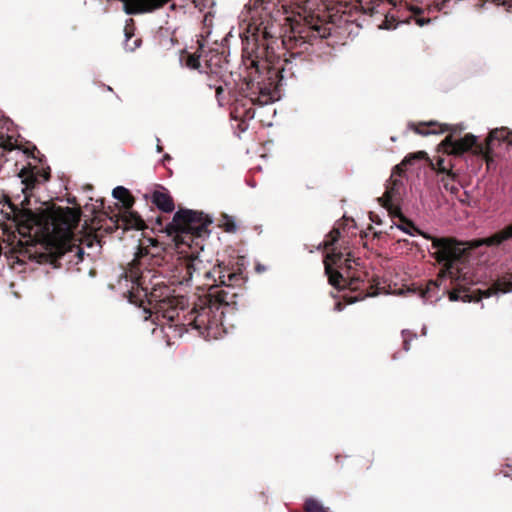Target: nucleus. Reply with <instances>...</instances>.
<instances>
[{"mask_svg": "<svg viewBox=\"0 0 512 512\" xmlns=\"http://www.w3.org/2000/svg\"><path fill=\"white\" fill-rule=\"evenodd\" d=\"M421 333H422L423 336H426V334H427V327L425 325L422 327Z\"/></svg>", "mask_w": 512, "mask_h": 512, "instance_id": "obj_36", "label": "nucleus"}, {"mask_svg": "<svg viewBox=\"0 0 512 512\" xmlns=\"http://www.w3.org/2000/svg\"><path fill=\"white\" fill-rule=\"evenodd\" d=\"M255 270L258 272V273H261V272H264L266 271V267L262 264H257L256 267H255Z\"/></svg>", "mask_w": 512, "mask_h": 512, "instance_id": "obj_31", "label": "nucleus"}, {"mask_svg": "<svg viewBox=\"0 0 512 512\" xmlns=\"http://www.w3.org/2000/svg\"><path fill=\"white\" fill-rule=\"evenodd\" d=\"M162 150H163L162 146L158 144V145H157V147H156V151H157L158 153H161V152H162Z\"/></svg>", "mask_w": 512, "mask_h": 512, "instance_id": "obj_37", "label": "nucleus"}, {"mask_svg": "<svg viewBox=\"0 0 512 512\" xmlns=\"http://www.w3.org/2000/svg\"><path fill=\"white\" fill-rule=\"evenodd\" d=\"M171 159H172V158H171V156H170L169 154H165V155L163 156L162 161H163V162H165V161H170Z\"/></svg>", "mask_w": 512, "mask_h": 512, "instance_id": "obj_35", "label": "nucleus"}, {"mask_svg": "<svg viewBox=\"0 0 512 512\" xmlns=\"http://www.w3.org/2000/svg\"><path fill=\"white\" fill-rule=\"evenodd\" d=\"M136 282V285H140V283L138 282V279L136 281L133 280V283Z\"/></svg>", "mask_w": 512, "mask_h": 512, "instance_id": "obj_41", "label": "nucleus"}, {"mask_svg": "<svg viewBox=\"0 0 512 512\" xmlns=\"http://www.w3.org/2000/svg\"><path fill=\"white\" fill-rule=\"evenodd\" d=\"M75 201H76V199H75V198H73V199H70V198H69V199H68V202H69V203H75Z\"/></svg>", "mask_w": 512, "mask_h": 512, "instance_id": "obj_40", "label": "nucleus"}, {"mask_svg": "<svg viewBox=\"0 0 512 512\" xmlns=\"http://www.w3.org/2000/svg\"><path fill=\"white\" fill-rule=\"evenodd\" d=\"M128 217L130 218L128 224L130 228L141 229L143 226V220L139 215L134 212H129Z\"/></svg>", "mask_w": 512, "mask_h": 512, "instance_id": "obj_23", "label": "nucleus"}, {"mask_svg": "<svg viewBox=\"0 0 512 512\" xmlns=\"http://www.w3.org/2000/svg\"><path fill=\"white\" fill-rule=\"evenodd\" d=\"M432 249L437 261L444 266L436 280H430L419 297L424 304H434L448 294L450 301H471L472 297L460 284L465 280L462 275L466 249L458 242L443 237L432 238Z\"/></svg>", "mask_w": 512, "mask_h": 512, "instance_id": "obj_3", "label": "nucleus"}, {"mask_svg": "<svg viewBox=\"0 0 512 512\" xmlns=\"http://www.w3.org/2000/svg\"><path fill=\"white\" fill-rule=\"evenodd\" d=\"M112 196L123 202L126 209H131L134 204V198L131 196L129 190L124 186H117L112 191Z\"/></svg>", "mask_w": 512, "mask_h": 512, "instance_id": "obj_15", "label": "nucleus"}, {"mask_svg": "<svg viewBox=\"0 0 512 512\" xmlns=\"http://www.w3.org/2000/svg\"><path fill=\"white\" fill-rule=\"evenodd\" d=\"M512 240V223L486 239L488 246H500L504 242Z\"/></svg>", "mask_w": 512, "mask_h": 512, "instance_id": "obj_12", "label": "nucleus"}, {"mask_svg": "<svg viewBox=\"0 0 512 512\" xmlns=\"http://www.w3.org/2000/svg\"><path fill=\"white\" fill-rule=\"evenodd\" d=\"M207 278H214L216 286L224 285L231 286L235 281L239 279V275L234 272H225L221 267L214 268L213 271H207L205 273Z\"/></svg>", "mask_w": 512, "mask_h": 512, "instance_id": "obj_10", "label": "nucleus"}, {"mask_svg": "<svg viewBox=\"0 0 512 512\" xmlns=\"http://www.w3.org/2000/svg\"><path fill=\"white\" fill-rule=\"evenodd\" d=\"M237 229V225L235 222H229V223H226V227H225V230L227 232H235Z\"/></svg>", "mask_w": 512, "mask_h": 512, "instance_id": "obj_30", "label": "nucleus"}, {"mask_svg": "<svg viewBox=\"0 0 512 512\" xmlns=\"http://www.w3.org/2000/svg\"><path fill=\"white\" fill-rule=\"evenodd\" d=\"M40 177H42V181H47V180L49 179V177H50L49 172H48V171H44V172L40 175Z\"/></svg>", "mask_w": 512, "mask_h": 512, "instance_id": "obj_32", "label": "nucleus"}, {"mask_svg": "<svg viewBox=\"0 0 512 512\" xmlns=\"http://www.w3.org/2000/svg\"><path fill=\"white\" fill-rule=\"evenodd\" d=\"M80 221V211L70 207H59L53 216L52 230L55 236L49 249L50 262L54 267H61L63 262L76 263L82 260L84 249L74 238L73 230Z\"/></svg>", "mask_w": 512, "mask_h": 512, "instance_id": "obj_4", "label": "nucleus"}, {"mask_svg": "<svg viewBox=\"0 0 512 512\" xmlns=\"http://www.w3.org/2000/svg\"><path fill=\"white\" fill-rule=\"evenodd\" d=\"M334 310H335V311H338V312H340V311H342V310H343V305L341 304V302H337V303L335 304V306H334Z\"/></svg>", "mask_w": 512, "mask_h": 512, "instance_id": "obj_33", "label": "nucleus"}, {"mask_svg": "<svg viewBox=\"0 0 512 512\" xmlns=\"http://www.w3.org/2000/svg\"><path fill=\"white\" fill-rule=\"evenodd\" d=\"M441 172L445 173L440 179V184L443 187V189L450 192L452 195H457L460 188L454 182V177L451 175V173L446 172L445 168H442Z\"/></svg>", "mask_w": 512, "mask_h": 512, "instance_id": "obj_16", "label": "nucleus"}, {"mask_svg": "<svg viewBox=\"0 0 512 512\" xmlns=\"http://www.w3.org/2000/svg\"><path fill=\"white\" fill-rule=\"evenodd\" d=\"M509 131L506 128H496L492 130L486 138L487 150L495 149L496 145L501 141L508 140Z\"/></svg>", "mask_w": 512, "mask_h": 512, "instance_id": "obj_13", "label": "nucleus"}, {"mask_svg": "<svg viewBox=\"0 0 512 512\" xmlns=\"http://www.w3.org/2000/svg\"><path fill=\"white\" fill-rule=\"evenodd\" d=\"M410 162L409 158H405L402 163L393 168L392 174L387 181L386 191L378 200L385 207L392 217L402 219V204L406 195V186L402 178V166Z\"/></svg>", "mask_w": 512, "mask_h": 512, "instance_id": "obj_7", "label": "nucleus"}, {"mask_svg": "<svg viewBox=\"0 0 512 512\" xmlns=\"http://www.w3.org/2000/svg\"><path fill=\"white\" fill-rule=\"evenodd\" d=\"M437 123L434 121H430L428 123H422L419 126L414 128V131L422 136H427L430 134H442L445 131H450L451 133L445 138L444 142L454 146V148L459 150H469L477 145L478 137L473 134H466L464 137H461L459 139H454L453 135L460 133L465 127L462 124L449 126L444 125L441 127L439 131L437 130H429L428 127L436 126Z\"/></svg>", "mask_w": 512, "mask_h": 512, "instance_id": "obj_8", "label": "nucleus"}, {"mask_svg": "<svg viewBox=\"0 0 512 512\" xmlns=\"http://www.w3.org/2000/svg\"><path fill=\"white\" fill-rule=\"evenodd\" d=\"M512 292V275L508 281L500 280L497 283V293L506 294Z\"/></svg>", "mask_w": 512, "mask_h": 512, "instance_id": "obj_22", "label": "nucleus"}, {"mask_svg": "<svg viewBox=\"0 0 512 512\" xmlns=\"http://www.w3.org/2000/svg\"><path fill=\"white\" fill-rule=\"evenodd\" d=\"M201 61L205 62V64L210 68L211 72H216L214 70V66H219V62L221 61V57L218 54L212 56L210 59H207L206 56L200 55L199 57L191 56L188 60V66L193 69H198L201 66Z\"/></svg>", "mask_w": 512, "mask_h": 512, "instance_id": "obj_14", "label": "nucleus"}, {"mask_svg": "<svg viewBox=\"0 0 512 512\" xmlns=\"http://www.w3.org/2000/svg\"><path fill=\"white\" fill-rule=\"evenodd\" d=\"M223 92H224V90L222 87H218L216 90V97H217V100H218V103L220 106L224 105V103H223L224 97L222 96Z\"/></svg>", "mask_w": 512, "mask_h": 512, "instance_id": "obj_29", "label": "nucleus"}, {"mask_svg": "<svg viewBox=\"0 0 512 512\" xmlns=\"http://www.w3.org/2000/svg\"><path fill=\"white\" fill-rule=\"evenodd\" d=\"M156 292L157 290L154 289L148 302L151 306L150 316L153 313L156 315L158 325L163 327L168 325V328L177 332L179 337L190 329L196 330L206 340L217 339L221 336L220 321L223 312L220 311L219 303H227L221 293L215 295L218 303L212 301L211 298H199L193 307L185 313L184 299L169 296L158 299ZM145 312L148 310L145 309Z\"/></svg>", "mask_w": 512, "mask_h": 512, "instance_id": "obj_2", "label": "nucleus"}, {"mask_svg": "<svg viewBox=\"0 0 512 512\" xmlns=\"http://www.w3.org/2000/svg\"><path fill=\"white\" fill-rule=\"evenodd\" d=\"M304 509L305 512H329L328 508L324 507L320 501L314 498L306 499Z\"/></svg>", "mask_w": 512, "mask_h": 512, "instance_id": "obj_19", "label": "nucleus"}, {"mask_svg": "<svg viewBox=\"0 0 512 512\" xmlns=\"http://www.w3.org/2000/svg\"><path fill=\"white\" fill-rule=\"evenodd\" d=\"M339 235H340V232L338 229L334 228L330 234L328 235V238L327 240L324 241V245L325 247H330V246H334V244L337 242L338 238H339Z\"/></svg>", "mask_w": 512, "mask_h": 512, "instance_id": "obj_27", "label": "nucleus"}, {"mask_svg": "<svg viewBox=\"0 0 512 512\" xmlns=\"http://www.w3.org/2000/svg\"><path fill=\"white\" fill-rule=\"evenodd\" d=\"M171 0H122L124 11L127 15L152 13Z\"/></svg>", "mask_w": 512, "mask_h": 512, "instance_id": "obj_9", "label": "nucleus"}, {"mask_svg": "<svg viewBox=\"0 0 512 512\" xmlns=\"http://www.w3.org/2000/svg\"><path fill=\"white\" fill-rule=\"evenodd\" d=\"M9 124H11L9 120L0 117V148L11 151L13 149L11 139L6 137L2 131L4 128L9 131Z\"/></svg>", "mask_w": 512, "mask_h": 512, "instance_id": "obj_17", "label": "nucleus"}, {"mask_svg": "<svg viewBox=\"0 0 512 512\" xmlns=\"http://www.w3.org/2000/svg\"><path fill=\"white\" fill-rule=\"evenodd\" d=\"M395 226L403 231L404 233L410 235V236H414L416 233H419L420 234V231L409 221H405L403 223H400V224H395Z\"/></svg>", "mask_w": 512, "mask_h": 512, "instance_id": "obj_21", "label": "nucleus"}, {"mask_svg": "<svg viewBox=\"0 0 512 512\" xmlns=\"http://www.w3.org/2000/svg\"><path fill=\"white\" fill-rule=\"evenodd\" d=\"M169 8H170L171 10H175L176 5H175V4H171V5L169 6Z\"/></svg>", "mask_w": 512, "mask_h": 512, "instance_id": "obj_39", "label": "nucleus"}, {"mask_svg": "<svg viewBox=\"0 0 512 512\" xmlns=\"http://www.w3.org/2000/svg\"><path fill=\"white\" fill-rule=\"evenodd\" d=\"M39 181V176L35 175L33 172H27V176L22 180L26 185V189L33 188Z\"/></svg>", "mask_w": 512, "mask_h": 512, "instance_id": "obj_26", "label": "nucleus"}, {"mask_svg": "<svg viewBox=\"0 0 512 512\" xmlns=\"http://www.w3.org/2000/svg\"><path fill=\"white\" fill-rule=\"evenodd\" d=\"M213 223V217L202 211L180 209L175 212L172 224L181 233V241L191 246L190 242L200 246L201 242L209 236V225Z\"/></svg>", "mask_w": 512, "mask_h": 512, "instance_id": "obj_5", "label": "nucleus"}, {"mask_svg": "<svg viewBox=\"0 0 512 512\" xmlns=\"http://www.w3.org/2000/svg\"><path fill=\"white\" fill-rule=\"evenodd\" d=\"M151 201L164 213H171L175 209L173 199L169 193L156 190L152 193Z\"/></svg>", "mask_w": 512, "mask_h": 512, "instance_id": "obj_11", "label": "nucleus"}, {"mask_svg": "<svg viewBox=\"0 0 512 512\" xmlns=\"http://www.w3.org/2000/svg\"><path fill=\"white\" fill-rule=\"evenodd\" d=\"M196 271L194 260L186 262L185 274L183 280L188 282L192 279L194 272Z\"/></svg>", "mask_w": 512, "mask_h": 512, "instance_id": "obj_25", "label": "nucleus"}, {"mask_svg": "<svg viewBox=\"0 0 512 512\" xmlns=\"http://www.w3.org/2000/svg\"><path fill=\"white\" fill-rule=\"evenodd\" d=\"M343 254L337 252L333 247L324 258L325 274L328 277L329 284L338 290L351 289L357 290L360 288V284L363 283V279L360 273L351 272L352 262L356 265L359 263L356 260H352L350 257L342 260Z\"/></svg>", "mask_w": 512, "mask_h": 512, "instance_id": "obj_6", "label": "nucleus"}, {"mask_svg": "<svg viewBox=\"0 0 512 512\" xmlns=\"http://www.w3.org/2000/svg\"><path fill=\"white\" fill-rule=\"evenodd\" d=\"M383 27H384V28H386V29H389V28H390V27H389L388 25H386V24H385Z\"/></svg>", "mask_w": 512, "mask_h": 512, "instance_id": "obj_42", "label": "nucleus"}, {"mask_svg": "<svg viewBox=\"0 0 512 512\" xmlns=\"http://www.w3.org/2000/svg\"><path fill=\"white\" fill-rule=\"evenodd\" d=\"M141 44L140 38L133 39V34L129 32L128 28H125V41L124 48L126 51L133 52L135 51Z\"/></svg>", "mask_w": 512, "mask_h": 512, "instance_id": "obj_18", "label": "nucleus"}, {"mask_svg": "<svg viewBox=\"0 0 512 512\" xmlns=\"http://www.w3.org/2000/svg\"><path fill=\"white\" fill-rule=\"evenodd\" d=\"M403 338V350L408 352L410 350V342L417 338V334L412 332L411 330L404 329L401 332Z\"/></svg>", "mask_w": 512, "mask_h": 512, "instance_id": "obj_20", "label": "nucleus"}, {"mask_svg": "<svg viewBox=\"0 0 512 512\" xmlns=\"http://www.w3.org/2000/svg\"><path fill=\"white\" fill-rule=\"evenodd\" d=\"M291 3L304 12L311 10V0H249L246 5L247 23L240 32L242 57L246 65L253 68L244 78L239 91L234 92L231 116L239 121L242 132L248 129L247 122L255 117L257 106H265L278 99L277 89L270 77L263 72L276 58L280 46L287 50L300 48L295 55L308 51L314 41L331 35V26L319 19L307 16L299 19L286 16V5Z\"/></svg>", "mask_w": 512, "mask_h": 512, "instance_id": "obj_1", "label": "nucleus"}, {"mask_svg": "<svg viewBox=\"0 0 512 512\" xmlns=\"http://www.w3.org/2000/svg\"><path fill=\"white\" fill-rule=\"evenodd\" d=\"M25 173H26V172H25V170L23 169V170H21V172H20L19 176H20V177H24V174H25Z\"/></svg>", "mask_w": 512, "mask_h": 512, "instance_id": "obj_38", "label": "nucleus"}, {"mask_svg": "<svg viewBox=\"0 0 512 512\" xmlns=\"http://www.w3.org/2000/svg\"><path fill=\"white\" fill-rule=\"evenodd\" d=\"M502 4L508 8H512V0H502Z\"/></svg>", "mask_w": 512, "mask_h": 512, "instance_id": "obj_34", "label": "nucleus"}, {"mask_svg": "<svg viewBox=\"0 0 512 512\" xmlns=\"http://www.w3.org/2000/svg\"><path fill=\"white\" fill-rule=\"evenodd\" d=\"M86 247L89 249H94L95 252H99L101 249V244L100 241L96 237H94L92 239L87 240Z\"/></svg>", "mask_w": 512, "mask_h": 512, "instance_id": "obj_28", "label": "nucleus"}, {"mask_svg": "<svg viewBox=\"0 0 512 512\" xmlns=\"http://www.w3.org/2000/svg\"><path fill=\"white\" fill-rule=\"evenodd\" d=\"M411 12L414 14V16H415L414 20L418 26L422 27L430 22V19L420 16V14L422 13L421 8L412 7Z\"/></svg>", "mask_w": 512, "mask_h": 512, "instance_id": "obj_24", "label": "nucleus"}]
</instances>
